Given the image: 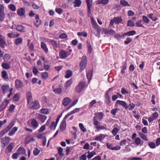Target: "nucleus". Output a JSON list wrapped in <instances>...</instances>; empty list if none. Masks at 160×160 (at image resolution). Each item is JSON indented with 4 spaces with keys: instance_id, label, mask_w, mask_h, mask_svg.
Returning a JSON list of instances; mask_svg holds the SVG:
<instances>
[{
    "instance_id": "nucleus-54",
    "label": "nucleus",
    "mask_w": 160,
    "mask_h": 160,
    "mask_svg": "<svg viewBox=\"0 0 160 160\" xmlns=\"http://www.w3.org/2000/svg\"><path fill=\"white\" fill-rule=\"evenodd\" d=\"M119 131V130L117 128H114L112 131V133L113 136H115L116 135Z\"/></svg>"
},
{
    "instance_id": "nucleus-32",
    "label": "nucleus",
    "mask_w": 160,
    "mask_h": 160,
    "mask_svg": "<svg viewBox=\"0 0 160 160\" xmlns=\"http://www.w3.org/2000/svg\"><path fill=\"white\" fill-rule=\"evenodd\" d=\"M81 1L80 0H75L73 2V3L74 4V7H79L81 5Z\"/></svg>"
},
{
    "instance_id": "nucleus-45",
    "label": "nucleus",
    "mask_w": 160,
    "mask_h": 160,
    "mask_svg": "<svg viewBox=\"0 0 160 160\" xmlns=\"http://www.w3.org/2000/svg\"><path fill=\"white\" fill-rule=\"evenodd\" d=\"M139 135L140 137L143 140L146 141H148V139L147 138L146 135L142 132L139 133Z\"/></svg>"
},
{
    "instance_id": "nucleus-55",
    "label": "nucleus",
    "mask_w": 160,
    "mask_h": 160,
    "mask_svg": "<svg viewBox=\"0 0 160 160\" xmlns=\"http://www.w3.org/2000/svg\"><path fill=\"white\" fill-rule=\"evenodd\" d=\"M8 8H9L12 11H15L16 10V8L15 6L13 4L9 5L8 6Z\"/></svg>"
},
{
    "instance_id": "nucleus-41",
    "label": "nucleus",
    "mask_w": 160,
    "mask_h": 160,
    "mask_svg": "<svg viewBox=\"0 0 160 160\" xmlns=\"http://www.w3.org/2000/svg\"><path fill=\"white\" fill-rule=\"evenodd\" d=\"M22 42V39L21 38H19L16 39L15 43L16 45H18L20 44Z\"/></svg>"
},
{
    "instance_id": "nucleus-34",
    "label": "nucleus",
    "mask_w": 160,
    "mask_h": 160,
    "mask_svg": "<svg viewBox=\"0 0 160 160\" xmlns=\"http://www.w3.org/2000/svg\"><path fill=\"white\" fill-rule=\"evenodd\" d=\"M88 155L87 156V158L88 159H90L94 155L96 154V152H95L93 151L91 152H90L89 151L88 152Z\"/></svg>"
},
{
    "instance_id": "nucleus-33",
    "label": "nucleus",
    "mask_w": 160,
    "mask_h": 160,
    "mask_svg": "<svg viewBox=\"0 0 160 160\" xmlns=\"http://www.w3.org/2000/svg\"><path fill=\"white\" fill-rule=\"evenodd\" d=\"M11 56L8 54H6L3 57V59L4 62H8L10 59Z\"/></svg>"
},
{
    "instance_id": "nucleus-44",
    "label": "nucleus",
    "mask_w": 160,
    "mask_h": 160,
    "mask_svg": "<svg viewBox=\"0 0 160 160\" xmlns=\"http://www.w3.org/2000/svg\"><path fill=\"white\" fill-rule=\"evenodd\" d=\"M135 106V104L133 103H130L128 105V108L126 109H128L129 110H132L134 108Z\"/></svg>"
},
{
    "instance_id": "nucleus-42",
    "label": "nucleus",
    "mask_w": 160,
    "mask_h": 160,
    "mask_svg": "<svg viewBox=\"0 0 160 160\" xmlns=\"http://www.w3.org/2000/svg\"><path fill=\"white\" fill-rule=\"evenodd\" d=\"M127 25L128 27H133L135 26V23L132 20H129L128 21Z\"/></svg>"
},
{
    "instance_id": "nucleus-27",
    "label": "nucleus",
    "mask_w": 160,
    "mask_h": 160,
    "mask_svg": "<svg viewBox=\"0 0 160 160\" xmlns=\"http://www.w3.org/2000/svg\"><path fill=\"white\" fill-rule=\"evenodd\" d=\"M109 0H98L96 2L97 4H102L105 5L108 4L109 2Z\"/></svg>"
},
{
    "instance_id": "nucleus-8",
    "label": "nucleus",
    "mask_w": 160,
    "mask_h": 160,
    "mask_svg": "<svg viewBox=\"0 0 160 160\" xmlns=\"http://www.w3.org/2000/svg\"><path fill=\"white\" fill-rule=\"evenodd\" d=\"M10 142V138L8 137H5L2 138L1 144L2 147H4L8 144Z\"/></svg>"
},
{
    "instance_id": "nucleus-7",
    "label": "nucleus",
    "mask_w": 160,
    "mask_h": 160,
    "mask_svg": "<svg viewBox=\"0 0 160 160\" xmlns=\"http://www.w3.org/2000/svg\"><path fill=\"white\" fill-rule=\"evenodd\" d=\"M6 45L5 37L0 34V47L2 48H4Z\"/></svg>"
},
{
    "instance_id": "nucleus-18",
    "label": "nucleus",
    "mask_w": 160,
    "mask_h": 160,
    "mask_svg": "<svg viewBox=\"0 0 160 160\" xmlns=\"http://www.w3.org/2000/svg\"><path fill=\"white\" fill-rule=\"evenodd\" d=\"M20 35L19 34L16 32L9 33L8 34V36L10 38H13L18 37Z\"/></svg>"
},
{
    "instance_id": "nucleus-4",
    "label": "nucleus",
    "mask_w": 160,
    "mask_h": 160,
    "mask_svg": "<svg viewBox=\"0 0 160 160\" xmlns=\"http://www.w3.org/2000/svg\"><path fill=\"white\" fill-rule=\"evenodd\" d=\"M28 104L29 108L33 110L37 109L40 108V105L38 102L37 101L30 102Z\"/></svg>"
},
{
    "instance_id": "nucleus-63",
    "label": "nucleus",
    "mask_w": 160,
    "mask_h": 160,
    "mask_svg": "<svg viewBox=\"0 0 160 160\" xmlns=\"http://www.w3.org/2000/svg\"><path fill=\"white\" fill-rule=\"evenodd\" d=\"M40 112L41 113L47 114L48 113V110L47 108H43L40 110Z\"/></svg>"
},
{
    "instance_id": "nucleus-12",
    "label": "nucleus",
    "mask_w": 160,
    "mask_h": 160,
    "mask_svg": "<svg viewBox=\"0 0 160 160\" xmlns=\"http://www.w3.org/2000/svg\"><path fill=\"white\" fill-rule=\"evenodd\" d=\"M31 124L32 127L34 129H36L39 126V123L37 121L34 119H32L31 120Z\"/></svg>"
},
{
    "instance_id": "nucleus-30",
    "label": "nucleus",
    "mask_w": 160,
    "mask_h": 160,
    "mask_svg": "<svg viewBox=\"0 0 160 160\" xmlns=\"http://www.w3.org/2000/svg\"><path fill=\"white\" fill-rule=\"evenodd\" d=\"M53 91L55 94L60 95L62 93V90L61 88H58L53 89Z\"/></svg>"
},
{
    "instance_id": "nucleus-31",
    "label": "nucleus",
    "mask_w": 160,
    "mask_h": 160,
    "mask_svg": "<svg viewBox=\"0 0 160 160\" xmlns=\"http://www.w3.org/2000/svg\"><path fill=\"white\" fill-rule=\"evenodd\" d=\"M18 128L16 127H13L12 130L10 131L8 135L10 136L13 135L17 131Z\"/></svg>"
},
{
    "instance_id": "nucleus-37",
    "label": "nucleus",
    "mask_w": 160,
    "mask_h": 160,
    "mask_svg": "<svg viewBox=\"0 0 160 160\" xmlns=\"http://www.w3.org/2000/svg\"><path fill=\"white\" fill-rule=\"evenodd\" d=\"M79 127L80 129L83 132H85L86 131L87 129L84 127V125L82 123H79Z\"/></svg>"
},
{
    "instance_id": "nucleus-49",
    "label": "nucleus",
    "mask_w": 160,
    "mask_h": 160,
    "mask_svg": "<svg viewBox=\"0 0 160 160\" xmlns=\"http://www.w3.org/2000/svg\"><path fill=\"white\" fill-rule=\"evenodd\" d=\"M78 99H75L72 103L67 108V111L71 107L75 105L78 102Z\"/></svg>"
},
{
    "instance_id": "nucleus-48",
    "label": "nucleus",
    "mask_w": 160,
    "mask_h": 160,
    "mask_svg": "<svg viewBox=\"0 0 160 160\" xmlns=\"http://www.w3.org/2000/svg\"><path fill=\"white\" fill-rule=\"evenodd\" d=\"M18 152L20 154H23L25 152V150L23 147H20L18 149Z\"/></svg>"
},
{
    "instance_id": "nucleus-26",
    "label": "nucleus",
    "mask_w": 160,
    "mask_h": 160,
    "mask_svg": "<svg viewBox=\"0 0 160 160\" xmlns=\"http://www.w3.org/2000/svg\"><path fill=\"white\" fill-rule=\"evenodd\" d=\"M27 98L28 104L31 102L32 100V96L31 93L30 92H28L27 93Z\"/></svg>"
},
{
    "instance_id": "nucleus-22",
    "label": "nucleus",
    "mask_w": 160,
    "mask_h": 160,
    "mask_svg": "<svg viewBox=\"0 0 160 160\" xmlns=\"http://www.w3.org/2000/svg\"><path fill=\"white\" fill-rule=\"evenodd\" d=\"M17 13L20 16H23L25 15V10L23 8H21L17 10Z\"/></svg>"
},
{
    "instance_id": "nucleus-2",
    "label": "nucleus",
    "mask_w": 160,
    "mask_h": 160,
    "mask_svg": "<svg viewBox=\"0 0 160 160\" xmlns=\"http://www.w3.org/2000/svg\"><path fill=\"white\" fill-rule=\"evenodd\" d=\"M87 59L85 56H83L82 58L81 61L80 63V72L83 70L86 67L87 64Z\"/></svg>"
},
{
    "instance_id": "nucleus-40",
    "label": "nucleus",
    "mask_w": 160,
    "mask_h": 160,
    "mask_svg": "<svg viewBox=\"0 0 160 160\" xmlns=\"http://www.w3.org/2000/svg\"><path fill=\"white\" fill-rule=\"evenodd\" d=\"M2 77L5 79H8V75L7 72L5 71H3L2 72Z\"/></svg>"
},
{
    "instance_id": "nucleus-10",
    "label": "nucleus",
    "mask_w": 160,
    "mask_h": 160,
    "mask_svg": "<svg viewBox=\"0 0 160 160\" xmlns=\"http://www.w3.org/2000/svg\"><path fill=\"white\" fill-rule=\"evenodd\" d=\"M95 116L93 117H95L96 120L101 121L103 118L104 114L102 112L96 113L94 114Z\"/></svg>"
},
{
    "instance_id": "nucleus-19",
    "label": "nucleus",
    "mask_w": 160,
    "mask_h": 160,
    "mask_svg": "<svg viewBox=\"0 0 160 160\" xmlns=\"http://www.w3.org/2000/svg\"><path fill=\"white\" fill-rule=\"evenodd\" d=\"M41 47L45 53H47L48 52V49L46 43L43 42H41Z\"/></svg>"
},
{
    "instance_id": "nucleus-6",
    "label": "nucleus",
    "mask_w": 160,
    "mask_h": 160,
    "mask_svg": "<svg viewBox=\"0 0 160 160\" xmlns=\"http://www.w3.org/2000/svg\"><path fill=\"white\" fill-rule=\"evenodd\" d=\"M14 125V122L13 121L11 122L9 125L7 126L5 129L2 131L0 133L1 136H2L6 132H8Z\"/></svg>"
},
{
    "instance_id": "nucleus-20",
    "label": "nucleus",
    "mask_w": 160,
    "mask_h": 160,
    "mask_svg": "<svg viewBox=\"0 0 160 160\" xmlns=\"http://www.w3.org/2000/svg\"><path fill=\"white\" fill-rule=\"evenodd\" d=\"M87 5L88 9V11L90 12V9L91 8L92 1V0H86Z\"/></svg>"
},
{
    "instance_id": "nucleus-51",
    "label": "nucleus",
    "mask_w": 160,
    "mask_h": 160,
    "mask_svg": "<svg viewBox=\"0 0 160 160\" xmlns=\"http://www.w3.org/2000/svg\"><path fill=\"white\" fill-rule=\"evenodd\" d=\"M142 20H139L136 23V26L138 27H143L144 28V26L142 24Z\"/></svg>"
},
{
    "instance_id": "nucleus-50",
    "label": "nucleus",
    "mask_w": 160,
    "mask_h": 160,
    "mask_svg": "<svg viewBox=\"0 0 160 160\" xmlns=\"http://www.w3.org/2000/svg\"><path fill=\"white\" fill-rule=\"evenodd\" d=\"M57 124L58 123L56 122H55L53 121L49 127L50 128L52 129L54 128V129H55L57 126Z\"/></svg>"
},
{
    "instance_id": "nucleus-15",
    "label": "nucleus",
    "mask_w": 160,
    "mask_h": 160,
    "mask_svg": "<svg viewBox=\"0 0 160 160\" xmlns=\"http://www.w3.org/2000/svg\"><path fill=\"white\" fill-rule=\"evenodd\" d=\"M93 75V70H90L88 72H87V77L88 80V83H90Z\"/></svg>"
},
{
    "instance_id": "nucleus-57",
    "label": "nucleus",
    "mask_w": 160,
    "mask_h": 160,
    "mask_svg": "<svg viewBox=\"0 0 160 160\" xmlns=\"http://www.w3.org/2000/svg\"><path fill=\"white\" fill-rule=\"evenodd\" d=\"M106 146L108 149L112 150V148L113 147V144L112 143L107 142L106 143Z\"/></svg>"
},
{
    "instance_id": "nucleus-58",
    "label": "nucleus",
    "mask_w": 160,
    "mask_h": 160,
    "mask_svg": "<svg viewBox=\"0 0 160 160\" xmlns=\"http://www.w3.org/2000/svg\"><path fill=\"white\" fill-rule=\"evenodd\" d=\"M148 145L149 147L152 149L155 148L156 147V145L154 142H150L148 143Z\"/></svg>"
},
{
    "instance_id": "nucleus-29",
    "label": "nucleus",
    "mask_w": 160,
    "mask_h": 160,
    "mask_svg": "<svg viewBox=\"0 0 160 160\" xmlns=\"http://www.w3.org/2000/svg\"><path fill=\"white\" fill-rule=\"evenodd\" d=\"M113 20L116 24H118L122 21V19L121 17H114Z\"/></svg>"
},
{
    "instance_id": "nucleus-24",
    "label": "nucleus",
    "mask_w": 160,
    "mask_h": 160,
    "mask_svg": "<svg viewBox=\"0 0 160 160\" xmlns=\"http://www.w3.org/2000/svg\"><path fill=\"white\" fill-rule=\"evenodd\" d=\"M9 89V86L8 85H4L1 87V89L3 93H5Z\"/></svg>"
},
{
    "instance_id": "nucleus-53",
    "label": "nucleus",
    "mask_w": 160,
    "mask_h": 160,
    "mask_svg": "<svg viewBox=\"0 0 160 160\" xmlns=\"http://www.w3.org/2000/svg\"><path fill=\"white\" fill-rule=\"evenodd\" d=\"M77 35L78 36H83L84 37H86L87 36V33L85 32H78L77 33Z\"/></svg>"
},
{
    "instance_id": "nucleus-21",
    "label": "nucleus",
    "mask_w": 160,
    "mask_h": 160,
    "mask_svg": "<svg viewBox=\"0 0 160 160\" xmlns=\"http://www.w3.org/2000/svg\"><path fill=\"white\" fill-rule=\"evenodd\" d=\"M116 103L121 105L123 107L125 108L126 109L128 108L127 104L124 101L118 100L116 101Z\"/></svg>"
},
{
    "instance_id": "nucleus-1",
    "label": "nucleus",
    "mask_w": 160,
    "mask_h": 160,
    "mask_svg": "<svg viewBox=\"0 0 160 160\" xmlns=\"http://www.w3.org/2000/svg\"><path fill=\"white\" fill-rule=\"evenodd\" d=\"M72 51L71 49H70L69 51H67L61 50L59 52V56L62 59H65L71 54Z\"/></svg>"
},
{
    "instance_id": "nucleus-64",
    "label": "nucleus",
    "mask_w": 160,
    "mask_h": 160,
    "mask_svg": "<svg viewBox=\"0 0 160 160\" xmlns=\"http://www.w3.org/2000/svg\"><path fill=\"white\" fill-rule=\"evenodd\" d=\"M121 92L123 94H128L129 93V91L126 90L124 88H121Z\"/></svg>"
},
{
    "instance_id": "nucleus-61",
    "label": "nucleus",
    "mask_w": 160,
    "mask_h": 160,
    "mask_svg": "<svg viewBox=\"0 0 160 160\" xmlns=\"http://www.w3.org/2000/svg\"><path fill=\"white\" fill-rule=\"evenodd\" d=\"M135 143L137 145V146H138L140 144L141 142V140L140 138H136L134 139Z\"/></svg>"
},
{
    "instance_id": "nucleus-56",
    "label": "nucleus",
    "mask_w": 160,
    "mask_h": 160,
    "mask_svg": "<svg viewBox=\"0 0 160 160\" xmlns=\"http://www.w3.org/2000/svg\"><path fill=\"white\" fill-rule=\"evenodd\" d=\"M40 150L36 148H35L33 151V154L35 156L38 155L40 152Z\"/></svg>"
},
{
    "instance_id": "nucleus-36",
    "label": "nucleus",
    "mask_w": 160,
    "mask_h": 160,
    "mask_svg": "<svg viewBox=\"0 0 160 160\" xmlns=\"http://www.w3.org/2000/svg\"><path fill=\"white\" fill-rule=\"evenodd\" d=\"M66 128V123L65 121H63L60 125V129L62 130H64Z\"/></svg>"
},
{
    "instance_id": "nucleus-23",
    "label": "nucleus",
    "mask_w": 160,
    "mask_h": 160,
    "mask_svg": "<svg viewBox=\"0 0 160 160\" xmlns=\"http://www.w3.org/2000/svg\"><path fill=\"white\" fill-rule=\"evenodd\" d=\"M93 123L94 125L96 126V128L98 129L100 125V122L98 120L96 119L95 117H93Z\"/></svg>"
},
{
    "instance_id": "nucleus-38",
    "label": "nucleus",
    "mask_w": 160,
    "mask_h": 160,
    "mask_svg": "<svg viewBox=\"0 0 160 160\" xmlns=\"http://www.w3.org/2000/svg\"><path fill=\"white\" fill-rule=\"evenodd\" d=\"M2 67L6 69H8L10 68V66L7 63H3L2 64Z\"/></svg>"
},
{
    "instance_id": "nucleus-28",
    "label": "nucleus",
    "mask_w": 160,
    "mask_h": 160,
    "mask_svg": "<svg viewBox=\"0 0 160 160\" xmlns=\"http://www.w3.org/2000/svg\"><path fill=\"white\" fill-rule=\"evenodd\" d=\"M14 147V144L13 143H11L7 148V150L8 152H11L13 149Z\"/></svg>"
},
{
    "instance_id": "nucleus-3",
    "label": "nucleus",
    "mask_w": 160,
    "mask_h": 160,
    "mask_svg": "<svg viewBox=\"0 0 160 160\" xmlns=\"http://www.w3.org/2000/svg\"><path fill=\"white\" fill-rule=\"evenodd\" d=\"M87 86L88 85H86L85 83L84 82H80L76 87L75 89V91L79 93L82 91L84 87H87Z\"/></svg>"
},
{
    "instance_id": "nucleus-46",
    "label": "nucleus",
    "mask_w": 160,
    "mask_h": 160,
    "mask_svg": "<svg viewBox=\"0 0 160 160\" xmlns=\"http://www.w3.org/2000/svg\"><path fill=\"white\" fill-rule=\"evenodd\" d=\"M136 34V32L134 30H132L131 31L128 32L124 34L123 36L125 35H127L128 36H132Z\"/></svg>"
},
{
    "instance_id": "nucleus-16",
    "label": "nucleus",
    "mask_w": 160,
    "mask_h": 160,
    "mask_svg": "<svg viewBox=\"0 0 160 160\" xmlns=\"http://www.w3.org/2000/svg\"><path fill=\"white\" fill-rule=\"evenodd\" d=\"M103 32L106 34L113 35L115 33L114 30L110 29H105L103 30Z\"/></svg>"
},
{
    "instance_id": "nucleus-25",
    "label": "nucleus",
    "mask_w": 160,
    "mask_h": 160,
    "mask_svg": "<svg viewBox=\"0 0 160 160\" xmlns=\"http://www.w3.org/2000/svg\"><path fill=\"white\" fill-rule=\"evenodd\" d=\"M16 29V30L21 32H25L24 28L21 25H17Z\"/></svg>"
},
{
    "instance_id": "nucleus-59",
    "label": "nucleus",
    "mask_w": 160,
    "mask_h": 160,
    "mask_svg": "<svg viewBox=\"0 0 160 160\" xmlns=\"http://www.w3.org/2000/svg\"><path fill=\"white\" fill-rule=\"evenodd\" d=\"M42 77L45 79H46L48 77V74L47 72H44L42 73Z\"/></svg>"
},
{
    "instance_id": "nucleus-5",
    "label": "nucleus",
    "mask_w": 160,
    "mask_h": 160,
    "mask_svg": "<svg viewBox=\"0 0 160 160\" xmlns=\"http://www.w3.org/2000/svg\"><path fill=\"white\" fill-rule=\"evenodd\" d=\"M112 90V88H110L106 92L105 96V103L107 105H109L111 102V98L109 95L110 91Z\"/></svg>"
},
{
    "instance_id": "nucleus-43",
    "label": "nucleus",
    "mask_w": 160,
    "mask_h": 160,
    "mask_svg": "<svg viewBox=\"0 0 160 160\" xmlns=\"http://www.w3.org/2000/svg\"><path fill=\"white\" fill-rule=\"evenodd\" d=\"M72 83V81L70 79L68 80L67 81L65 85V87L66 89L68 88V87L70 86Z\"/></svg>"
},
{
    "instance_id": "nucleus-17",
    "label": "nucleus",
    "mask_w": 160,
    "mask_h": 160,
    "mask_svg": "<svg viewBox=\"0 0 160 160\" xmlns=\"http://www.w3.org/2000/svg\"><path fill=\"white\" fill-rule=\"evenodd\" d=\"M35 21L34 22V25L37 27H38L40 25L41 21L39 19V17L38 15L35 16Z\"/></svg>"
},
{
    "instance_id": "nucleus-11",
    "label": "nucleus",
    "mask_w": 160,
    "mask_h": 160,
    "mask_svg": "<svg viewBox=\"0 0 160 160\" xmlns=\"http://www.w3.org/2000/svg\"><path fill=\"white\" fill-rule=\"evenodd\" d=\"M72 101V100L68 97L64 98L62 100V104L64 106H67Z\"/></svg>"
},
{
    "instance_id": "nucleus-35",
    "label": "nucleus",
    "mask_w": 160,
    "mask_h": 160,
    "mask_svg": "<svg viewBox=\"0 0 160 160\" xmlns=\"http://www.w3.org/2000/svg\"><path fill=\"white\" fill-rule=\"evenodd\" d=\"M120 3L124 7L127 6H130V5L129 4L128 2L124 0H121L120 1Z\"/></svg>"
},
{
    "instance_id": "nucleus-9",
    "label": "nucleus",
    "mask_w": 160,
    "mask_h": 160,
    "mask_svg": "<svg viewBox=\"0 0 160 160\" xmlns=\"http://www.w3.org/2000/svg\"><path fill=\"white\" fill-rule=\"evenodd\" d=\"M36 118L41 122L43 123L46 120L47 117L39 114H36Z\"/></svg>"
},
{
    "instance_id": "nucleus-60",
    "label": "nucleus",
    "mask_w": 160,
    "mask_h": 160,
    "mask_svg": "<svg viewBox=\"0 0 160 160\" xmlns=\"http://www.w3.org/2000/svg\"><path fill=\"white\" fill-rule=\"evenodd\" d=\"M127 64L125 62H124V64L122 68V69L121 70V72L122 74H124L125 72L124 70H125L127 68Z\"/></svg>"
},
{
    "instance_id": "nucleus-13",
    "label": "nucleus",
    "mask_w": 160,
    "mask_h": 160,
    "mask_svg": "<svg viewBox=\"0 0 160 160\" xmlns=\"http://www.w3.org/2000/svg\"><path fill=\"white\" fill-rule=\"evenodd\" d=\"M106 136V135L104 134H100L99 135L95 137L94 140L96 141H98L102 142V140Z\"/></svg>"
},
{
    "instance_id": "nucleus-14",
    "label": "nucleus",
    "mask_w": 160,
    "mask_h": 160,
    "mask_svg": "<svg viewBox=\"0 0 160 160\" xmlns=\"http://www.w3.org/2000/svg\"><path fill=\"white\" fill-rule=\"evenodd\" d=\"M15 85L17 89L20 88L23 86L22 82L21 80L18 79L15 80Z\"/></svg>"
},
{
    "instance_id": "nucleus-62",
    "label": "nucleus",
    "mask_w": 160,
    "mask_h": 160,
    "mask_svg": "<svg viewBox=\"0 0 160 160\" xmlns=\"http://www.w3.org/2000/svg\"><path fill=\"white\" fill-rule=\"evenodd\" d=\"M148 17L152 19L154 21H155L157 20L156 18L152 14H150L148 15Z\"/></svg>"
},
{
    "instance_id": "nucleus-39",
    "label": "nucleus",
    "mask_w": 160,
    "mask_h": 160,
    "mask_svg": "<svg viewBox=\"0 0 160 160\" xmlns=\"http://www.w3.org/2000/svg\"><path fill=\"white\" fill-rule=\"evenodd\" d=\"M50 42L54 49H56L58 48L57 43L55 41L51 40L50 41Z\"/></svg>"
},
{
    "instance_id": "nucleus-47",
    "label": "nucleus",
    "mask_w": 160,
    "mask_h": 160,
    "mask_svg": "<svg viewBox=\"0 0 160 160\" xmlns=\"http://www.w3.org/2000/svg\"><path fill=\"white\" fill-rule=\"evenodd\" d=\"M72 75V72L70 70H67L66 72V74L65 76V78H70Z\"/></svg>"
},
{
    "instance_id": "nucleus-52",
    "label": "nucleus",
    "mask_w": 160,
    "mask_h": 160,
    "mask_svg": "<svg viewBox=\"0 0 160 160\" xmlns=\"http://www.w3.org/2000/svg\"><path fill=\"white\" fill-rule=\"evenodd\" d=\"M91 24L92 28L96 29L97 27L98 24L97 22L93 19L91 21Z\"/></svg>"
}]
</instances>
